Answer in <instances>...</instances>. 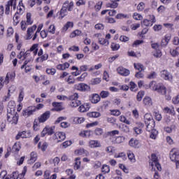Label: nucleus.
<instances>
[{
	"mask_svg": "<svg viewBox=\"0 0 179 179\" xmlns=\"http://www.w3.org/2000/svg\"><path fill=\"white\" fill-rule=\"evenodd\" d=\"M66 12H68V10L65 7L62 8L60 10V16L59 17V19H64V17L66 15Z\"/></svg>",
	"mask_w": 179,
	"mask_h": 179,
	"instance_id": "obj_35",
	"label": "nucleus"
},
{
	"mask_svg": "<svg viewBox=\"0 0 179 179\" xmlns=\"http://www.w3.org/2000/svg\"><path fill=\"white\" fill-rule=\"evenodd\" d=\"M78 89L81 92H86L90 90V87L85 83H80L78 85Z\"/></svg>",
	"mask_w": 179,
	"mask_h": 179,
	"instance_id": "obj_15",
	"label": "nucleus"
},
{
	"mask_svg": "<svg viewBox=\"0 0 179 179\" xmlns=\"http://www.w3.org/2000/svg\"><path fill=\"white\" fill-rule=\"evenodd\" d=\"M80 34H82V31L76 29L70 34V37L73 38V37H76V36H80Z\"/></svg>",
	"mask_w": 179,
	"mask_h": 179,
	"instance_id": "obj_36",
	"label": "nucleus"
},
{
	"mask_svg": "<svg viewBox=\"0 0 179 179\" xmlns=\"http://www.w3.org/2000/svg\"><path fill=\"white\" fill-rule=\"evenodd\" d=\"M69 27H73V22H67L66 24L63 27V30L66 31L69 29Z\"/></svg>",
	"mask_w": 179,
	"mask_h": 179,
	"instance_id": "obj_38",
	"label": "nucleus"
},
{
	"mask_svg": "<svg viewBox=\"0 0 179 179\" xmlns=\"http://www.w3.org/2000/svg\"><path fill=\"white\" fill-rule=\"evenodd\" d=\"M143 9H145V4L143 3V2L139 3V4L137 6V10L140 12H142Z\"/></svg>",
	"mask_w": 179,
	"mask_h": 179,
	"instance_id": "obj_53",
	"label": "nucleus"
},
{
	"mask_svg": "<svg viewBox=\"0 0 179 179\" xmlns=\"http://www.w3.org/2000/svg\"><path fill=\"white\" fill-rule=\"evenodd\" d=\"M78 99H79V94H78V93H75L69 96V100H71V107H79V106L82 104V102L80 100H78Z\"/></svg>",
	"mask_w": 179,
	"mask_h": 179,
	"instance_id": "obj_3",
	"label": "nucleus"
},
{
	"mask_svg": "<svg viewBox=\"0 0 179 179\" xmlns=\"http://www.w3.org/2000/svg\"><path fill=\"white\" fill-rule=\"evenodd\" d=\"M162 55H163V53H162V50H157L154 52V57H155V58H160V57H162Z\"/></svg>",
	"mask_w": 179,
	"mask_h": 179,
	"instance_id": "obj_50",
	"label": "nucleus"
},
{
	"mask_svg": "<svg viewBox=\"0 0 179 179\" xmlns=\"http://www.w3.org/2000/svg\"><path fill=\"white\" fill-rule=\"evenodd\" d=\"M117 73L122 76H128L131 72L129 69H127L122 66H120L117 69Z\"/></svg>",
	"mask_w": 179,
	"mask_h": 179,
	"instance_id": "obj_10",
	"label": "nucleus"
},
{
	"mask_svg": "<svg viewBox=\"0 0 179 179\" xmlns=\"http://www.w3.org/2000/svg\"><path fill=\"white\" fill-rule=\"evenodd\" d=\"M170 159L172 162H175L176 163V167L177 169L179 168V154L178 152H177V150L176 148L171 150L170 152Z\"/></svg>",
	"mask_w": 179,
	"mask_h": 179,
	"instance_id": "obj_4",
	"label": "nucleus"
},
{
	"mask_svg": "<svg viewBox=\"0 0 179 179\" xmlns=\"http://www.w3.org/2000/svg\"><path fill=\"white\" fill-rule=\"evenodd\" d=\"M13 20L14 26H17V24H19V22H20V20H19V15H17L16 13L13 18Z\"/></svg>",
	"mask_w": 179,
	"mask_h": 179,
	"instance_id": "obj_41",
	"label": "nucleus"
},
{
	"mask_svg": "<svg viewBox=\"0 0 179 179\" xmlns=\"http://www.w3.org/2000/svg\"><path fill=\"white\" fill-rule=\"evenodd\" d=\"M106 120L108 122H109L110 124H113V125L114 124H115V122H117V120L114 117H107Z\"/></svg>",
	"mask_w": 179,
	"mask_h": 179,
	"instance_id": "obj_58",
	"label": "nucleus"
},
{
	"mask_svg": "<svg viewBox=\"0 0 179 179\" xmlns=\"http://www.w3.org/2000/svg\"><path fill=\"white\" fill-rule=\"evenodd\" d=\"M102 172L105 173H110V166L107 165H103L102 166Z\"/></svg>",
	"mask_w": 179,
	"mask_h": 179,
	"instance_id": "obj_55",
	"label": "nucleus"
},
{
	"mask_svg": "<svg viewBox=\"0 0 179 179\" xmlns=\"http://www.w3.org/2000/svg\"><path fill=\"white\" fill-rule=\"evenodd\" d=\"M99 44H101L102 45H108V44L110 43L108 42V40H107L106 38H99Z\"/></svg>",
	"mask_w": 179,
	"mask_h": 179,
	"instance_id": "obj_39",
	"label": "nucleus"
},
{
	"mask_svg": "<svg viewBox=\"0 0 179 179\" xmlns=\"http://www.w3.org/2000/svg\"><path fill=\"white\" fill-rule=\"evenodd\" d=\"M134 66L135 69H136V71H139L140 72H142V71H145V66L141 63H134Z\"/></svg>",
	"mask_w": 179,
	"mask_h": 179,
	"instance_id": "obj_24",
	"label": "nucleus"
},
{
	"mask_svg": "<svg viewBox=\"0 0 179 179\" xmlns=\"http://www.w3.org/2000/svg\"><path fill=\"white\" fill-rule=\"evenodd\" d=\"M27 24H33V21L31 20V13H27Z\"/></svg>",
	"mask_w": 179,
	"mask_h": 179,
	"instance_id": "obj_43",
	"label": "nucleus"
},
{
	"mask_svg": "<svg viewBox=\"0 0 179 179\" xmlns=\"http://www.w3.org/2000/svg\"><path fill=\"white\" fill-rule=\"evenodd\" d=\"M12 34H13V28L9 27V28L7 29V36H8V37H10V36H12Z\"/></svg>",
	"mask_w": 179,
	"mask_h": 179,
	"instance_id": "obj_63",
	"label": "nucleus"
},
{
	"mask_svg": "<svg viewBox=\"0 0 179 179\" xmlns=\"http://www.w3.org/2000/svg\"><path fill=\"white\" fill-rule=\"evenodd\" d=\"M38 149H41L42 152H45V150H47V148H48V143L45 142L41 145V142H39L38 144Z\"/></svg>",
	"mask_w": 179,
	"mask_h": 179,
	"instance_id": "obj_25",
	"label": "nucleus"
},
{
	"mask_svg": "<svg viewBox=\"0 0 179 179\" xmlns=\"http://www.w3.org/2000/svg\"><path fill=\"white\" fill-rule=\"evenodd\" d=\"M90 108V103H87L81 105L78 108V111L80 113H86V111H89Z\"/></svg>",
	"mask_w": 179,
	"mask_h": 179,
	"instance_id": "obj_13",
	"label": "nucleus"
},
{
	"mask_svg": "<svg viewBox=\"0 0 179 179\" xmlns=\"http://www.w3.org/2000/svg\"><path fill=\"white\" fill-rule=\"evenodd\" d=\"M144 122L146 125V131L150 132V131H153L155 129V127H156V123L153 117L150 113H146L144 115Z\"/></svg>",
	"mask_w": 179,
	"mask_h": 179,
	"instance_id": "obj_2",
	"label": "nucleus"
},
{
	"mask_svg": "<svg viewBox=\"0 0 179 179\" xmlns=\"http://www.w3.org/2000/svg\"><path fill=\"white\" fill-rule=\"evenodd\" d=\"M172 101L173 104H179V94L177 96L173 98Z\"/></svg>",
	"mask_w": 179,
	"mask_h": 179,
	"instance_id": "obj_64",
	"label": "nucleus"
},
{
	"mask_svg": "<svg viewBox=\"0 0 179 179\" xmlns=\"http://www.w3.org/2000/svg\"><path fill=\"white\" fill-rule=\"evenodd\" d=\"M74 169L75 170H79V169H80V158H76L74 163Z\"/></svg>",
	"mask_w": 179,
	"mask_h": 179,
	"instance_id": "obj_32",
	"label": "nucleus"
},
{
	"mask_svg": "<svg viewBox=\"0 0 179 179\" xmlns=\"http://www.w3.org/2000/svg\"><path fill=\"white\" fill-rule=\"evenodd\" d=\"M10 6H13V9H16V0H9L6 6L5 13L9 15L10 13Z\"/></svg>",
	"mask_w": 179,
	"mask_h": 179,
	"instance_id": "obj_7",
	"label": "nucleus"
},
{
	"mask_svg": "<svg viewBox=\"0 0 179 179\" xmlns=\"http://www.w3.org/2000/svg\"><path fill=\"white\" fill-rule=\"evenodd\" d=\"M100 96L102 99H106L108 96H110V93L108 91H101L100 93Z\"/></svg>",
	"mask_w": 179,
	"mask_h": 179,
	"instance_id": "obj_45",
	"label": "nucleus"
},
{
	"mask_svg": "<svg viewBox=\"0 0 179 179\" xmlns=\"http://www.w3.org/2000/svg\"><path fill=\"white\" fill-rule=\"evenodd\" d=\"M127 157L129 159V160H131V162L132 161L135 162V156L134 155V152H133L129 151L127 153Z\"/></svg>",
	"mask_w": 179,
	"mask_h": 179,
	"instance_id": "obj_48",
	"label": "nucleus"
},
{
	"mask_svg": "<svg viewBox=\"0 0 179 179\" xmlns=\"http://www.w3.org/2000/svg\"><path fill=\"white\" fill-rule=\"evenodd\" d=\"M134 19L135 20H142V15L138 13H134L133 15Z\"/></svg>",
	"mask_w": 179,
	"mask_h": 179,
	"instance_id": "obj_46",
	"label": "nucleus"
},
{
	"mask_svg": "<svg viewBox=\"0 0 179 179\" xmlns=\"http://www.w3.org/2000/svg\"><path fill=\"white\" fill-rule=\"evenodd\" d=\"M50 115H51V113L50 111L45 112L39 118V122H45L48 118H50Z\"/></svg>",
	"mask_w": 179,
	"mask_h": 179,
	"instance_id": "obj_12",
	"label": "nucleus"
},
{
	"mask_svg": "<svg viewBox=\"0 0 179 179\" xmlns=\"http://www.w3.org/2000/svg\"><path fill=\"white\" fill-rule=\"evenodd\" d=\"M115 142H116V143H122V142H124V137H122V136H117L115 138Z\"/></svg>",
	"mask_w": 179,
	"mask_h": 179,
	"instance_id": "obj_60",
	"label": "nucleus"
},
{
	"mask_svg": "<svg viewBox=\"0 0 179 179\" xmlns=\"http://www.w3.org/2000/svg\"><path fill=\"white\" fill-rule=\"evenodd\" d=\"M120 129L123 132V134H129V127L123 124L122 127L120 126Z\"/></svg>",
	"mask_w": 179,
	"mask_h": 179,
	"instance_id": "obj_31",
	"label": "nucleus"
},
{
	"mask_svg": "<svg viewBox=\"0 0 179 179\" xmlns=\"http://www.w3.org/2000/svg\"><path fill=\"white\" fill-rule=\"evenodd\" d=\"M37 160V152H32L30 154V159L29 160V164H33Z\"/></svg>",
	"mask_w": 179,
	"mask_h": 179,
	"instance_id": "obj_19",
	"label": "nucleus"
},
{
	"mask_svg": "<svg viewBox=\"0 0 179 179\" xmlns=\"http://www.w3.org/2000/svg\"><path fill=\"white\" fill-rule=\"evenodd\" d=\"M159 86L160 84H157L155 81L150 82L149 84V87H150L152 90H155V92H157L159 87H160Z\"/></svg>",
	"mask_w": 179,
	"mask_h": 179,
	"instance_id": "obj_22",
	"label": "nucleus"
},
{
	"mask_svg": "<svg viewBox=\"0 0 179 179\" xmlns=\"http://www.w3.org/2000/svg\"><path fill=\"white\" fill-rule=\"evenodd\" d=\"M141 27V24H133L131 25V30H136L137 29H139Z\"/></svg>",
	"mask_w": 179,
	"mask_h": 179,
	"instance_id": "obj_59",
	"label": "nucleus"
},
{
	"mask_svg": "<svg viewBox=\"0 0 179 179\" xmlns=\"http://www.w3.org/2000/svg\"><path fill=\"white\" fill-rule=\"evenodd\" d=\"M158 134H159V132L157 131V130H156V129L151 130L150 131V138L151 139H156L157 138Z\"/></svg>",
	"mask_w": 179,
	"mask_h": 179,
	"instance_id": "obj_29",
	"label": "nucleus"
},
{
	"mask_svg": "<svg viewBox=\"0 0 179 179\" xmlns=\"http://www.w3.org/2000/svg\"><path fill=\"white\" fill-rule=\"evenodd\" d=\"M37 47H38V45L37 44H34L31 48H30V51H34V54H37V51H38V49H37Z\"/></svg>",
	"mask_w": 179,
	"mask_h": 179,
	"instance_id": "obj_51",
	"label": "nucleus"
},
{
	"mask_svg": "<svg viewBox=\"0 0 179 179\" xmlns=\"http://www.w3.org/2000/svg\"><path fill=\"white\" fill-rule=\"evenodd\" d=\"M10 104H15V103L12 101L8 103V107L7 108V121L10 122V124L16 125L17 121H19V114L15 111V106L12 105V107L10 108Z\"/></svg>",
	"mask_w": 179,
	"mask_h": 179,
	"instance_id": "obj_1",
	"label": "nucleus"
},
{
	"mask_svg": "<svg viewBox=\"0 0 179 179\" xmlns=\"http://www.w3.org/2000/svg\"><path fill=\"white\" fill-rule=\"evenodd\" d=\"M162 26L161 24H155L153 27L155 31H160V30H162Z\"/></svg>",
	"mask_w": 179,
	"mask_h": 179,
	"instance_id": "obj_61",
	"label": "nucleus"
},
{
	"mask_svg": "<svg viewBox=\"0 0 179 179\" xmlns=\"http://www.w3.org/2000/svg\"><path fill=\"white\" fill-rule=\"evenodd\" d=\"M170 54L172 57H177L178 55V52L176 50H170Z\"/></svg>",
	"mask_w": 179,
	"mask_h": 179,
	"instance_id": "obj_62",
	"label": "nucleus"
},
{
	"mask_svg": "<svg viewBox=\"0 0 179 179\" xmlns=\"http://www.w3.org/2000/svg\"><path fill=\"white\" fill-rule=\"evenodd\" d=\"M86 76H87V73H83L80 77L77 78V80H78V82H83Z\"/></svg>",
	"mask_w": 179,
	"mask_h": 179,
	"instance_id": "obj_47",
	"label": "nucleus"
},
{
	"mask_svg": "<svg viewBox=\"0 0 179 179\" xmlns=\"http://www.w3.org/2000/svg\"><path fill=\"white\" fill-rule=\"evenodd\" d=\"M145 96V92L143 91H140L138 92L137 96H136V99L138 101H142V99L143 98V96Z\"/></svg>",
	"mask_w": 179,
	"mask_h": 179,
	"instance_id": "obj_40",
	"label": "nucleus"
},
{
	"mask_svg": "<svg viewBox=\"0 0 179 179\" xmlns=\"http://www.w3.org/2000/svg\"><path fill=\"white\" fill-rule=\"evenodd\" d=\"M66 138V136L65 135L64 132H56L53 136V139L57 142V143H59V142H62L65 138Z\"/></svg>",
	"mask_w": 179,
	"mask_h": 179,
	"instance_id": "obj_5",
	"label": "nucleus"
},
{
	"mask_svg": "<svg viewBox=\"0 0 179 179\" xmlns=\"http://www.w3.org/2000/svg\"><path fill=\"white\" fill-rule=\"evenodd\" d=\"M129 146H131V148H138L139 147V141L131 138L129 142Z\"/></svg>",
	"mask_w": 179,
	"mask_h": 179,
	"instance_id": "obj_20",
	"label": "nucleus"
},
{
	"mask_svg": "<svg viewBox=\"0 0 179 179\" xmlns=\"http://www.w3.org/2000/svg\"><path fill=\"white\" fill-rule=\"evenodd\" d=\"M159 162V159H157V156L156 154H152L151 155V159L149 161V164L151 166H153L154 164Z\"/></svg>",
	"mask_w": 179,
	"mask_h": 179,
	"instance_id": "obj_16",
	"label": "nucleus"
},
{
	"mask_svg": "<svg viewBox=\"0 0 179 179\" xmlns=\"http://www.w3.org/2000/svg\"><path fill=\"white\" fill-rule=\"evenodd\" d=\"M54 129H55V127H47L48 135H52V134H54Z\"/></svg>",
	"mask_w": 179,
	"mask_h": 179,
	"instance_id": "obj_49",
	"label": "nucleus"
},
{
	"mask_svg": "<svg viewBox=\"0 0 179 179\" xmlns=\"http://www.w3.org/2000/svg\"><path fill=\"white\" fill-rule=\"evenodd\" d=\"M36 29H37L36 25H33L32 27L28 28L27 31V38L26 40H31L32 34L36 31Z\"/></svg>",
	"mask_w": 179,
	"mask_h": 179,
	"instance_id": "obj_9",
	"label": "nucleus"
},
{
	"mask_svg": "<svg viewBox=\"0 0 179 179\" xmlns=\"http://www.w3.org/2000/svg\"><path fill=\"white\" fill-rule=\"evenodd\" d=\"M52 105L55 107L54 109H52V110H55V111H61L62 110H64L62 103L53 102Z\"/></svg>",
	"mask_w": 179,
	"mask_h": 179,
	"instance_id": "obj_18",
	"label": "nucleus"
},
{
	"mask_svg": "<svg viewBox=\"0 0 179 179\" xmlns=\"http://www.w3.org/2000/svg\"><path fill=\"white\" fill-rule=\"evenodd\" d=\"M111 48H112L113 51H117V50H120V44L112 43Z\"/></svg>",
	"mask_w": 179,
	"mask_h": 179,
	"instance_id": "obj_54",
	"label": "nucleus"
},
{
	"mask_svg": "<svg viewBox=\"0 0 179 179\" xmlns=\"http://www.w3.org/2000/svg\"><path fill=\"white\" fill-rule=\"evenodd\" d=\"M161 76L165 80H171L173 79V76H171V73H170V72L166 70H164L162 71Z\"/></svg>",
	"mask_w": 179,
	"mask_h": 179,
	"instance_id": "obj_11",
	"label": "nucleus"
},
{
	"mask_svg": "<svg viewBox=\"0 0 179 179\" xmlns=\"http://www.w3.org/2000/svg\"><path fill=\"white\" fill-rule=\"evenodd\" d=\"M103 129L101 128H97L94 130L95 135H97L98 136H100L101 135H103Z\"/></svg>",
	"mask_w": 179,
	"mask_h": 179,
	"instance_id": "obj_44",
	"label": "nucleus"
},
{
	"mask_svg": "<svg viewBox=\"0 0 179 179\" xmlns=\"http://www.w3.org/2000/svg\"><path fill=\"white\" fill-rule=\"evenodd\" d=\"M55 72H57V70L55 69H47L46 73L48 75H55Z\"/></svg>",
	"mask_w": 179,
	"mask_h": 179,
	"instance_id": "obj_52",
	"label": "nucleus"
},
{
	"mask_svg": "<svg viewBox=\"0 0 179 179\" xmlns=\"http://www.w3.org/2000/svg\"><path fill=\"white\" fill-rule=\"evenodd\" d=\"M130 90H132V92H136L138 90V85L132 81L130 82Z\"/></svg>",
	"mask_w": 179,
	"mask_h": 179,
	"instance_id": "obj_42",
	"label": "nucleus"
},
{
	"mask_svg": "<svg viewBox=\"0 0 179 179\" xmlns=\"http://www.w3.org/2000/svg\"><path fill=\"white\" fill-rule=\"evenodd\" d=\"M159 87H158L157 92H158V93H161V94H166V93L167 92L166 87H164L163 84H159Z\"/></svg>",
	"mask_w": 179,
	"mask_h": 179,
	"instance_id": "obj_27",
	"label": "nucleus"
},
{
	"mask_svg": "<svg viewBox=\"0 0 179 179\" xmlns=\"http://www.w3.org/2000/svg\"><path fill=\"white\" fill-rule=\"evenodd\" d=\"M89 143L90 148H101V143L97 140H91Z\"/></svg>",
	"mask_w": 179,
	"mask_h": 179,
	"instance_id": "obj_17",
	"label": "nucleus"
},
{
	"mask_svg": "<svg viewBox=\"0 0 179 179\" xmlns=\"http://www.w3.org/2000/svg\"><path fill=\"white\" fill-rule=\"evenodd\" d=\"M49 33H51V34H55V25L52 24L49 27Z\"/></svg>",
	"mask_w": 179,
	"mask_h": 179,
	"instance_id": "obj_56",
	"label": "nucleus"
},
{
	"mask_svg": "<svg viewBox=\"0 0 179 179\" xmlns=\"http://www.w3.org/2000/svg\"><path fill=\"white\" fill-rule=\"evenodd\" d=\"M170 40H171V36H166L162 40L161 43L162 47H166V45L170 43Z\"/></svg>",
	"mask_w": 179,
	"mask_h": 179,
	"instance_id": "obj_21",
	"label": "nucleus"
},
{
	"mask_svg": "<svg viewBox=\"0 0 179 179\" xmlns=\"http://www.w3.org/2000/svg\"><path fill=\"white\" fill-rule=\"evenodd\" d=\"M101 98H100V95L97 94H94L92 96V99H91V101L93 104H97L99 101H100Z\"/></svg>",
	"mask_w": 179,
	"mask_h": 179,
	"instance_id": "obj_23",
	"label": "nucleus"
},
{
	"mask_svg": "<svg viewBox=\"0 0 179 179\" xmlns=\"http://www.w3.org/2000/svg\"><path fill=\"white\" fill-rule=\"evenodd\" d=\"M112 3H109L106 5L107 8H115L118 7V3L115 1H111Z\"/></svg>",
	"mask_w": 179,
	"mask_h": 179,
	"instance_id": "obj_37",
	"label": "nucleus"
},
{
	"mask_svg": "<svg viewBox=\"0 0 179 179\" xmlns=\"http://www.w3.org/2000/svg\"><path fill=\"white\" fill-rule=\"evenodd\" d=\"M101 115L99 112H90L87 113V116L90 118H99Z\"/></svg>",
	"mask_w": 179,
	"mask_h": 179,
	"instance_id": "obj_28",
	"label": "nucleus"
},
{
	"mask_svg": "<svg viewBox=\"0 0 179 179\" xmlns=\"http://www.w3.org/2000/svg\"><path fill=\"white\" fill-rule=\"evenodd\" d=\"M26 134H27V131H26L19 132L16 136L15 139H17V141H19L20 138H27V135H26Z\"/></svg>",
	"mask_w": 179,
	"mask_h": 179,
	"instance_id": "obj_26",
	"label": "nucleus"
},
{
	"mask_svg": "<svg viewBox=\"0 0 179 179\" xmlns=\"http://www.w3.org/2000/svg\"><path fill=\"white\" fill-rule=\"evenodd\" d=\"M36 113V107L35 106H29L27 109L24 110L22 111V115L23 117H25V118H27L30 117V115H33Z\"/></svg>",
	"mask_w": 179,
	"mask_h": 179,
	"instance_id": "obj_6",
	"label": "nucleus"
},
{
	"mask_svg": "<svg viewBox=\"0 0 179 179\" xmlns=\"http://www.w3.org/2000/svg\"><path fill=\"white\" fill-rule=\"evenodd\" d=\"M143 103L145 106H147V107H151V106H153V101H152V98L148 96L143 98Z\"/></svg>",
	"mask_w": 179,
	"mask_h": 179,
	"instance_id": "obj_14",
	"label": "nucleus"
},
{
	"mask_svg": "<svg viewBox=\"0 0 179 179\" xmlns=\"http://www.w3.org/2000/svg\"><path fill=\"white\" fill-rule=\"evenodd\" d=\"M150 17L151 19L150 20H144L143 21H141V24L148 27L149 26H152L153 23H156L155 15H150Z\"/></svg>",
	"mask_w": 179,
	"mask_h": 179,
	"instance_id": "obj_8",
	"label": "nucleus"
},
{
	"mask_svg": "<svg viewBox=\"0 0 179 179\" xmlns=\"http://www.w3.org/2000/svg\"><path fill=\"white\" fill-rule=\"evenodd\" d=\"M47 59H48V55L45 54L42 55L41 57H38L36 59V61H38V62H44V61H47Z\"/></svg>",
	"mask_w": 179,
	"mask_h": 179,
	"instance_id": "obj_34",
	"label": "nucleus"
},
{
	"mask_svg": "<svg viewBox=\"0 0 179 179\" xmlns=\"http://www.w3.org/2000/svg\"><path fill=\"white\" fill-rule=\"evenodd\" d=\"M20 24L22 30H23L24 31H26V29L27 27V23L26 22V21H22L20 22Z\"/></svg>",
	"mask_w": 179,
	"mask_h": 179,
	"instance_id": "obj_57",
	"label": "nucleus"
},
{
	"mask_svg": "<svg viewBox=\"0 0 179 179\" xmlns=\"http://www.w3.org/2000/svg\"><path fill=\"white\" fill-rule=\"evenodd\" d=\"M164 111L166 113V114H171L172 115H176V110H174V108L170 109V108L166 107L164 108Z\"/></svg>",
	"mask_w": 179,
	"mask_h": 179,
	"instance_id": "obj_33",
	"label": "nucleus"
},
{
	"mask_svg": "<svg viewBox=\"0 0 179 179\" xmlns=\"http://www.w3.org/2000/svg\"><path fill=\"white\" fill-rule=\"evenodd\" d=\"M151 167V171H156V169L158 170V171H162V165H160L159 162L154 164L153 166Z\"/></svg>",
	"mask_w": 179,
	"mask_h": 179,
	"instance_id": "obj_30",
	"label": "nucleus"
}]
</instances>
